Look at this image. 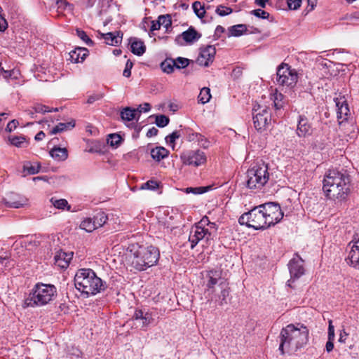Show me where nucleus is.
<instances>
[{
  "label": "nucleus",
  "mask_w": 359,
  "mask_h": 359,
  "mask_svg": "<svg viewBox=\"0 0 359 359\" xmlns=\"http://www.w3.org/2000/svg\"><path fill=\"white\" fill-rule=\"evenodd\" d=\"M309 330L303 325L300 327L290 324L283 327L279 336V351L282 355H292L308 342Z\"/></svg>",
  "instance_id": "obj_1"
},
{
  "label": "nucleus",
  "mask_w": 359,
  "mask_h": 359,
  "mask_svg": "<svg viewBox=\"0 0 359 359\" xmlns=\"http://www.w3.org/2000/svg\"><path fill=\"white\" fill-rule=\"evenodd\" d=\"M74 285L86 297L95 295L107 288L106 282L98 277L91 269H79L74 276Z\"/></svg>",
  "instance_id": "obj_2"
},
{
  "label": "nucleus",
  "mask_w": 359,
  "mask_h": 359,
  "mask_svg": "<svg viewBox=\"0 0 359 359\" xmlns=\"http://www.w3.org/2000/svg\"><path fill=\"white\" fill-rule=\"evenodd\" d=\"M160 257V252L153 245H139L134 251L130 259L131 266L142 271L156 265Z\"/></svg>",
  "instance_id": "obj_3"
},
{
  "label": "nucleus",
  "mask_w": 359,
  "mask_h": 359,
  "mask_svg": "<svg viewBox=\"0 0 359 359\" xmlns=\"http://www.w3.org/2000/svg\"><path fill=\"white\" fill-rule=\"evenodd\" d=\"M56 296L57 289L54 285L38 283L25 299L24 307L44 306L53 301Z\"/></svg>",
  "instance_id": "obj_4"
},
{
  "label": "nucleus",
  "mask_w": 359,
  "mask_h": 359,
  "mask_svg": "<svg viewBox=\"0 0 359 359\" xmlns=\"http://www.w3.org/2000/svg\"><path fill=\"white\" fill-rule=\"evenodd\" d=\"M268 165L257 163L246 172V187L250 189H262L269 180Z\"/></svg>",
  "instance_id": "obj_5"
},
{
  "label": "nucleus",
  "mask_w": 359,
  "mask_h": 359,
  "mask_svg": "<svg viewBox=\"0 0 359 359\" xmlns=\"http://www.w3.org/2000/svg\"><path fill=\"white\" fill-rule=\"evenodd\" d=\"M263 211L264 210L260 208V205L257 206L243 214L240 217L238 222L241 225H246L256 230L266 229L269 228V226Z\"/></svg>",
  "instance_id": "obj_6"
},
{
  "label": "nucleus",
  "mask_w": 359,
  "mask_h": 359,
  "mask_svg": "<svg viewBox=\"0 0 359 359\" xmlns=\"http://www.w3.org/2000/svg\"><path fill=\"white\" fill-rule=\"evenodd\" d=\"M297 72L286 63H281L276 71V82L278 85L292 88L297 82Z\"/></svg>",
  "instance_id": "obj_7"
},
{
  "label": "nucleus",
  "mask_w": 359,
  "mask_h": 359,
  "mask_svg": "<svg viewBox=\"0 0 359 359\" xmlns=\"http://www.w3.org/2000/svg\"><path fill=\"white\" fill-rule=\"evenodd\" d=\"M350 109L346 100H338V126L344 136L348 135L354 130L352 122L348 121Z\"/></svg>",
  "instance_id": "obj_8"
},
{
  "label": "nucleus",
  "mask_w": 359,
  "mask_h": 359,
  "mask_svg": "<svg viewBox=\"0 0 359 359\" xmlns=\"http://www.w3.org/2000/svg\"><path fill=\"white\" fill-rule=\"evenodd\" d=\"M264 210V214L267 219L269 227L279 222L283 217V213L278 203L270 202L260 205Z\"/></svg>",
  "instance_id": "obj_9"
},
{
  "label": "nucleus",
  "mask_w": 359,
  "mask_h": 359,
  "mask_svg": "<svg viewBox=\"0 0 359 359\" xmlns=\"http://www.w3.org/2000/svg\"><path fill=\"white\" fill-rule=\"evenodd\" d=\"M180 159L184 165L198 167L206 162L207 158L203 151L197 149L183 152Z\"/></svg>",
  "instance_id": "obj_10"
},
{
  "label": "nucleus",
  "mask_w": 359,
  "mask_h": 359,
  "mask_svg": "<svg viewBox=\"0 0 359 359\" xmlns=\"http://www.w3.org/2000/svg\"><path fill=\"white\" fill-rule=\"evenodd\" d=\"M253 123L257 130H264L271 122V113L267 107L253 108Z\"/></svg>",
  "instance_id": "obj_11"
},
{
  "label": "nucleus",
  "mask_w": 359,
  "mask_h": 359,
  "mask_svg": "<svg viewBox=\"0 0 359 359\" xmlns=\"http://www.w3.org/2000/svg\"><path fill=\"white\" fill-rule=\"evenodd\" d=\"M288 269L291 279L289 280L287 283L288 285H290V282L292 279L294 280L295 279L299 278L302 275L304 274L305 271L304 268V260L298 254H295V257L289 262Z\"/></svg>",
  "instance_id": "obj_12"
},
{
  "label": "nucleus",
  "mask_w": 359,
  "mask_h": 359,
  "mask_svg": "<svg viewBox=\"0 0 359 359\" xmlns=\"http://www.w3.org/2000/svg\"><path fill=\"white\" fill-rule=\"evenodd\" d=\"M351 178L346 172L338 171V199L343 201L346 198L351 191Z\"/></svg>",
  "instance_id": "obj_13"
},
{
  "label": "nucleus",
  "mask_w": 359,
  "mask_h": 359,
  "mask_svg": "<svg viewBox=\"0 0 359 359\" xmlns=\"http://www.w3.org/2000/svg\"><path fill=\"white\" fill-rule=\"evenodd\" d=\"M196 62L204 67H208L214 60L216 54V49L214 46L208 45L205 47L201 48Z\"/></svg>",
  "instance_id": "obj_14"
},
{
  "label": "nucleus",
  "mask_w": 359,
  "mask_h": 359,
  "mask_svg": "<svg viewBox=\"0 0 359 359\" xmlns=\"http://www.w3.org/2000/svg\"><path fill=\"white\" fill-rule=\"evenodd\" d=\"M218 291L215 292L213 296L208 298V301L217 302L219 305L223 306L228 303L229 296V287L226 280H221L218 284Z\"/></svg>",
  "instance_id": "obj_15"
},
{
  "label": "nucleus",
  "mask_w": 359,
  "mask_h": 359,
  "mask_svg": "<svg viewBox=\"0 0 359 359\" xmlns=\"http://www.w3.org/2000/svg\"><path fill=\"white\" fill-rule=\"evenodd\" d=\"M348 248H349L348 255L345 258L346 264L359 269V238L352 245L351 242L349 243Z\"/></svg>",
  "instance_id": "obj_16"
},
{
  "label": "nucleus",
  "mask_w": 359,
  "mask_h": 359,
  "mask_svg": "<svg viewBox=\"0 0 359 359\" xmlns=\"http://www.w3.org/2000/svg\"><path fill=\"white\" fill-rule=\"evenodd\" d=\"M201 37V34L198 32L193 27H190L187 30L183 32L181 34L177 35L175 39L176 43L182 45V41H184L187 43L191 44L198 41Z\"/></svg>",
  "instance_id": "obj_17"
},
{
  "label": "nucleus",
  "mask_w": 359,
  "mask_h": 359,
  "mask_svg": "<svg viewBox=\"0 0 359 359\" xmlns=\"http://www.w3.org/2000/svg\"><path fill=\"white\" fill-rule=\"evenodd\" d=\"M210 236V232L208 229L198 226L195 224L191 229L189 236V241L191 243V248L193 249L198 243L200 241L206 236Z\"/></svg>",
  "instance_id": "obj_18"
},
{
  "label": "nucleus",
  "mask_w": 359,
  "mask_h": 359,
  "mask_svg": "<svg viewBox=\"0 0 359 359\" xmlns=\"http://www.w3.org/2000/svg\"><path fill=\"white\" fill-rule=\"evenodd\" d=\"M209 280L207 283V292L208 295L213 294L218 291V284L221 280H224L220 277V274L217 271H210L208 273Z\"/></svg>",
  "instance_id": "obj_19"
},
{
  "label": "nucleus",
  "mask_w": 359,
  "mask_h": 359,
  "mask_svg": "<svg viewBox=\"0 0 359 359\" xmlns=\"http://www.w3.org/2000/svg\"><path fill=\"white\" fill-rule=\"evenodd\" d=\"M73 252H65L60 250L56 252L54 260L55 264L62 269H66L69 266V262L72 259Z\"/></svg>",
  "instance_id": "obj_20"
},
{
  "label": "nucleus",
  "mask_w": 359,
  "mask_h": 359,
  "mask_svg": "<svg viewBox=\"0 0 359 359\" xmlns=\"http://www.w3.org/2000/svg\"><path fill=\"white\" fill-rule=\"evenodd\" d=\"M311 134V126L306 117L299 116L297 128V135L299 137H306Z\"/></svg>",
  "instance_id": "obj_21"
},
{
  "label": "nucleus",
  "mask_w": 359,
  "mask_h": 359,
  "mask_svg": "<svg viewBox=\"0 0 359 359\" xmlns=\"http://www.w3.org/2000/svg\"><path fill=\"white\" fill-rule=\"evenodd\" d=\"M27 199L24 197L12 194L5 199L6 205L8 208H19L26 204Z\"/></svg>",
  "instance_id": "obj_22"
},
{
  "label": "nucleus",
  "mask_w": 359,
  "mask_h": 359,
  "mask_svg": "<svg viewBox=\"0 0 359 359\" xmlns=\"http://www.w3.org/2000/svg\"><path fill=\"white\" fill-rule=\"evenodd\" d=\"M88 50L86 48H76L72 50L69 55V60L74 63L82 62L88 55Z\"/></svg>",
  "instance_id": "obj_23"
},
{
  "label": "nucleus",
  "mask_w": 359,
  "mask_h": 359,
  "mask_svg": "<svg viewBox=\"0 0 359 359\" xmlns=\"http://www.w3.org/2000/svg\"><path fill=\"white\" fill-rule=\"evenodd\" d=\"M337 188V186L334 184V177L330 176V175L326 176V178L323 180V190L326 196L330 199H334L335 194H332V189Z\"/></svg>",
  "instance_id": "obj_24"
},
{
  "label": "nucleus",
  "mask_w": 359,
  "mask_h": 359,
  "mask_svg": "<svg viewBox=\"0 0 359 359\" xmlns=\"http://www.w3.org/2000/svg\"><path fill=\"white\" fill-rule=\"evenodd\" d=\"M133 318L141 320L142 327L147 326L153 321L151 313L142 309H136Z\"/></svg>",
  "instance_id": "obj_25"
},
{
  "label": "nucleus",
  "mask_w": 359,
  "mask_h": 359,
  "mask_svg": "<svg viewBox=\"0 0 359 359\" xmlns=\"http://www.w3.org/2000/svg\"><path fill=\"white\" fill-rule=\"evenodd\" d=\"M100 34L108 45L118 46V44L121 42L123 34H121L120 32Z\"/></svg>",
  "instance_id": "obj_26"
},
{
  "label": "nucleus",
  "mask_w": 359,
  "mask_h": 359,
  "mask_svg": "<svg viewBox=\"0 0 359 359\" xmlns=\"http://www.w3.org/2000/svg\"><path fill=\"white\" fill-rule=\"evenodd\" d=\"M130 48L131 52L137 55H142L146 51V46L143 41L137 39V38H131L130 39Z\"/></svg>",
  "instance_id": "obj_27"
},
{
  "label": "nucleus",
  "mask_w": 359,
  "mask_h": 359,
  "mask_svg": "<svg viewBox=\"0 0 359 359\" xmlns=\"http://www.w3.org/2000/svg\"><path fill=\"white\" fill-rule=\"evenodd\" d=\"M50 156L57 161H63L68 158V151L66 148H61L60 147H54L50 151Z\"/></svg>",
  "instance_id": "obj_28"
},
{
  "label": "nucleus",
  "mask_w": 359,
  "mask_h": 359,
  "mask_svg": "<svg viewBox=\"0 0 359 359\" xmlns=\"http://www.w3.org/2000/svg\"><path fill=\"white\" fill-rule=\"evenodd\" d=\"M168 154L169 151L163 147H156L151 150V158L156 161L166 158Z\"/></svg>",
  "instance_id": "obj_29"
},
{
  "label": "nucleus",
  "mask_w": 359,
  "mask_h": 359,
  "mask_svg": "<svg viewBox=\"0 0 359 359\" xmlns=\"http://www.w3.org/2000/svg\"><path fill=\"white\" fill-rule=\"evenodd\" d=\"M121 118L123 121H130L137 118V111L130 107H126L121 111Z\"/></svg>",
  "instance_id": "obj_30"
},
{
  "label": "nucleus",
  "mask_w": 359,
  "mask_h": 359,
  "mask_svg": "<svg viewBox=\"0 0 359 359\" xmlns=\"http://www.w3.org/2000/svg\"><path fill=\"white\" fill-rule=\"evenodd\" d=\"M338 341L340 342L341 346L344 345V347H341L344 351H346V346L351 348L353 346V339L350 337L349 333L346 332L344 330L340 332Z\"/></svg>",
  "instance_id": "obj_31"
},
{
  "label": "nucleus",
  "mask_w": 359,
  "mask_h": 359,
  "mask_svg": "<svg viewBox=\"0 0 359 359\" xmlns=\"http://www.w3.org/2000/svg\"><path fill=\"white\" fill-rule=\"evenodd\" d=\"M334 327L332 325V321L331 320H329V327H328V341L326 343V351L329 353L332 351L334 348Z\"/></svg>",
  "instance_id": "obj_32"
},
{
  "label": "nucleus",
  "mask_w": 359,
  "mask_h": 359,
  "mask_svg": "<svg viewBox=\"0 0 359 359\" xmlns=\"http://www.w3.org/2000/svg\"><path fill=\"white\" fill-rule=\"evenodd\" d=\"M247 32V27L244 24L231 26L229 28V36H240Z\"/></svg>",
  "instance_id": "obj_33"
},
{
  "label": "nucleus",
  "mask_w": 359,
  "mask_h": 359,
  "mask_svg": "<svg viewBox=\"0 0 359 359\" xmlns=\"http://www.w3.org/2000/svg\"><path fill=\"white\" fill-rule=\"evenodd\" d=\"M75 126L74 121H71L67 123H60L55 127H54L50 131L51 135L57 134L58 133L63 132L68 129H72Z\"/></svg>",
  "instance_id": "obj_34"
},
{
  "label": "nucleus",
  "mask_w": 359,
  "mask_h": 359,
  "mask_svg": "<svg viewBox=\"0 0 359 359\" xmlns=\"http://www.w3.org/2000/svg\"><path fill=\"white\" fill-rule=\"evenodd\" d=\"M92 219L97 229L102 226L107 222L108 217L105 212L100 211Z\"/></svg>",
  "instance_id": "obj_35"
},
{
  "label": "nucleus",
  "mask_w": 359,
  "mask_h": 359,
  "mask_svg": "<svg viewBox=\"0 0 359 359\" xmlns=\"http://www.w3.org/2000/svg\"><path fill=\"white\" fill-rule=\"evenodd\" d=\"M41 165L39 163L33 165L30 162H25L23 165V172L25 175H35L39 172Z\"/></svg>",
  "instance_id": "obj_36"
},
{
  "label": "nucleus",
  "mask_w": 359,
  "mask_h": 359,
  "mask_svg": "<svg viewBox=\"0 0 359 359\" xmlns=\"http://www.w3.org/2000/svg\"><path fill=\"white\" fill-rule=\"evenodd\" d=\"M175 61L171 58H166L163 62L161 64V68L163 72L167 74H170L174 71V68L175 67Z\"/></svg>",
  "instance_id": "obj_37"
},
{
  "label": "nucleus",
  "mask_w": 359,
  "mask_h": 359,
  "mask_svg": "<svg viewBox=\"0 0 359 359\" xmlns=\"http://www.w3.org/2000/svg\"><path fill=\"white\" fill-rule=\"evenodd\" d=\"M210 98L211 94L210 88L207 87L203 88L198 96V102L201 104H205L210 101Z\"/></svg>",
  "instance_id": "obj_38"
},
{
  "label": "nucleus",
  "mask_w": 359,
  "mask_h": 359,
  "mask_svg": "<svg viewBox=\"0 0 359 359\" xmlns=\"http://www.w3.org/2000/svg\"><path fill=\"white\" fill-rule=\"evenodd\" d=\"M192 8L194 12L199 18H203L205 16V11L204 8V4H203L201 1H196L193 3Z\"/></svg>",
  "instance_id": "obj_39"
},
{
  "label": "nucleus",
  "mask_w": 359,
  "mask_h": 359,
  "mask_svg": "<svg viewBox=\"0 0 359 359\" xmlns=\"http://www.w3.org/2000/svg\"><path fill=\"white\" fill-rule=\"evenodd\" d=\"M80 228L87 232H92L96 229L93 220L90 217L83 219L80 224Z\"/></svg>",
  "instance_id": "obj_40"
},
{
  "label": "nucleus",
  "mask_w": 359,
  "mask_h": 359,
  "mask_svg": "<svg viewBox=\"0 0 359 359\" xmlns=\"http://www.w3.org/2000/svg\"><path fill=\"white\" fill-rule=\"evenodd\" d=\"M8 139L11 144L17 147H25L27 146L25 137L23 136H11Z\"/></svg>",
  "instance_id": "obj_41"
},
{
  "label": "nucleus",
  "mask_w": 359,
  "mask_h": 359,
  "mask_svg": "<svg viewBox=\"0 0 359 359\" xmlns=\"http://www.w3.org/2000/svg\"><path fill=\"white\" fill-rule=\"evenodd\" d=\"M211 187H187L185 189L187 194H201L210 190Z\"/></svg>",
  "instance_id": "obj_42"
},
{
  "label": "nucleus",
  "mask_w": 359,
  "mask_h": 359,
  "mask_svg": "<svg viewBox=\"0 0 359 359\" xmlns=\"http://www.w3.org/2000/svg\"><path fill=\"white\" fill-rule=\"evenodd\" d=\"M170 122L168 116L163 114H158L155 116V123L159 128L166 126Z\"/></svg>",
  "instance_id": "obj_43"
},
{
  "label": "nucleus",
  "mask_w": 359,
  "mask_h": 359,
  "mask_svg": "<svg viewBox=\"0 0 359 359\" xmlns=\"http://www.w3.org/2000/svg\"><path fill=\"white\" fill-rule=\"evenodd\" d=\"M158 21L161 26H163L168 29L172 25L171 16L168 14L161 15L158 18Z\"/></svg>",
  "instance_id": "obj_44"
},
{
  "label": "nucleus",
  "mask_w": 359,
  "mask_h": 359,
  "mask_svg": "<svg viewBox=\"0 0 359 359\" xmlns=\"http://www.w3.org/2000/svg\"><path fill=\"white\" fill-rule=\"evenodd\" d=\"M76 33L77 36L79 37L83 41H84L86 45L89 46H93L94 42L89 38V36L83 30L77 28L76 29Z\"/></svg>",
  "instance_id": "obj_45"
},
{
  "label": "nucleus",
  "mask_w": 359,
  "mask_h": 359,
  "mask_svg": "<svg viewBox=\"0 0 359 359\" xmlns=\"http://www.w3.org/2000/svg\"><path fill=\"white\" fill-rule=\"evenodd\" d=\"M122 140L121 137L116 133L110 134L107 138V143L111 147H118Z\"/></svg>",
  "instance_id": "obj_46"
},
{
  "label": "nucleus",
  "mask_w": 359,
  "mask_h": 359,
  "mask_svg": "<svg viewBox=\"0 0 359 359\" xmlns=\"http://www.w3.org/2000/svg\"><path fill=\"white\" fill-rule=\"evenodd\" d=\"M51 203L54 205L55 208L57 209H62L63 210L66 206H68V202L65 199H56L54 198H52L50 199Z\"/></svg>",
  "instance_id": "obj_47"
},
{
  "label": "nucleus",
  "mask_w": 359,
  "mask_h": 359,
  "mask_svg": "<svg viewBox=\"0 0 359 359\" xmlns=\"http://www.w3.org/2000/svg\"><path fill=\"white\" fill-rule=\"evenodd\" d=\"M158 187V183L156 180H148L147 182L143 183L140 189H149L154 191Z\"/></svg>",
  "instance_id": "obj_48"
},
{
  "label": "nucleus",
  "mask_w": 359,
  "mask_h": 359,
  "mask_svg": "<svg viewBox=\"0 0 359 359\" xmlns=\"http://www.w3.org/2000/svg\"><path fill=\"white\" fill-rule=\"evenodd\" d=\"M215 12L219 16L223 17L233 12V10L229 7L219 5V6L217 7Z\"/></svg>",
  "instance_id": "obj_49"
},
{
  "label": "nucleus",
  "mask_w": 359,
  "mask_h": 359,
  "mask_svg": "<svg viewBox=\"0 0 359 359\" xmlns=\"http://www.w3.org/2000/svg\"><path fill=\"white\" fill-rule=\"evenodd\" d=\"M175 61L176 64L175 67L177 69L185 68L189 64V59L182 57H178Z\"/></svg>",
  "instance_id": "obj_50"
},
{
  "label": "nucleus",
  "mask_w": 359,
  "mask_h": 359,
  "mask_svg": "<svg viewBox=\"0 0 359 359\" xmlns=\"http://www.w3.org/2000/svg\"><path fill=\"white\" fill-rule=\"evenodd\" d=\"M58 8L62 10H73L74 6L72 4L63 0H55Z\"/></svg>",
  "instance_id": "obj_51"
},
{
  "label": "nucleus",
  "mask_w": 359,
  "mask_h": 359,
  "mask_svg": "<svg viewBox=\"0 0 359 359\" xmlns=\"http://www.w3.org/2000/svg\"><path fill=\"white\" fill-rule=\"evenodd\" d=\"M150 109L151 105L147 102L144 103V104H140L138 107L135 109L137 111V121H138L141 113L148 112L150 111Z\"/></svg>",
  "instance_id": "obj_52"
},
{
  "label": "nucleus",
  "mask_w": 359,
  "mask_h": 359,
  "mask_svg": "<svg viewBox=\"0 0 359 359\" xmlns=\"http://www.w3.org/2000/svg\"><path fill=\"white\" fill-rule=\"evenodd\" d=\"M251 13L255 16L262 19H268L270 15L268 12L259 8L252 11Z\"/></svg>",
  "instance_id": "obj_53"
},
{
  "label": "nucleus",
  "mask_w": 359,
  "mask_h": 359,
  "mask_svg": "<svg viewBox=\"0 0 359 359\" xmlns=\"http://www.w3.org/2000/svg\"><path fill=\"white\" fill-rule=\"evenodd\" d=\"M180 137V131L175 130L165 137L168 144H175V140Z\"/></svg>",
  "instance_id": "obj_54"
},
{
  "label": "nucleus",
  "mask_w": 359,
  "mask_h": 359,
  "mask_svg": "<svg viewBox=\"0 0 359 359\" xmlns=\"http://www.w3.org/2000/svg\"><path fill=\"white\" fill-rule=\"evenodd\" d=\"M133 67V63L130 60H128L126 64L125 69L123 72V75L125 77H130L131 75V69Z\"/></svg>",
  "instance_id": "obj_55"
},
{
  "label": "nucleus",
  "mask_w": 359,
  "mask_h": 359,
  "mask_svg": "<svg viewBox=\"0 0 359 359\" xmlns=\"http://www.w3.org/2000/svg\"><path fill=\"white\" fill-rule=\"evenodd\" d=\"M35 113L44 114L46 112H52V110H48V107L41 104H37L34 107Z\"/></svg>",
  "instance_id": "obj_56"
},
{
  "label": "nucleus",
  "mask_w": 359,
  "mask_h": 359,
  "mask_svg": "<svg viewBox=\"0 0 359 359\" xmlns=\"http://www.w3.org/2000/svg\"><path fill=\"white\" fill-rule=\"evenodd\" d=\"M302 0H287V6L290 10H297L301 6Z\"/></svg>",
  "instance_id": "obj_57"
},
{
  "label": "nucleus",
  "mask_w": 359,
  "mask_h": 359,
  "mask_svg": "<svg viewBox=\"0 0 359 359\" xmlns=\"http://www.w3.org/2000/svg\"><path fill=\"white\" fill-rule=\"evenodd\" d=\"M104 96L103 93L93 94L88 96L87 100L88 104H93L95 101L101 100Z\"/></svg>",
  "instance_id": "obj_58"
},
{
  "label": "nucleus",
  "mask_w": 359,
  "mask_h": 359,
  "mask_svg": "<svg viewBox=\"0 0 359 359\" xmlns=\"http://www.w3.org/2000/svg\"><path fill=\"white\" fill-rule=\"evenodd\" d=\"M348 65L346 63L338 62V75L341 72V76L346 75L347 72L349 71L348 68Z\"/></svg>",
  "instance_id": "obj_59"
},
{
  "label": "nucleus",
  "mask_w": 359,
  "mask_h": 359,
  "mask_svg": "<svg viewBox=\"0 0 359 359\" xmlns=\"http://www.w3.org/2000/svg\"><path fill=\"white\" fill-rule=\"evenodd\" d=\"M11 260L10 259L8 256H0V266H3L2 269L9 266L11 265Z\"/></svg>",
  "instance_id": "obj_60"
},
{
  "label": "nucleus",
  "mask_w": 359,
  "mask_h": 359,
  "mask_svg": "<svg viewBox=\"0 0 359 359\" xmlns=\"http://www.w3.org/2000/svg\"><path fill=\"white\" fill-rule=\"evenodd\" d=\"M283 97V95L281 93L276 94L274 98V106L275 107L278 109L282 107V104L280 102Z\"/></svg>",
  "instance_id": "obj_61"
},
{
  "label": "nucleus",
  "mask_w": 359,
  "mask_h": 359,
  "mask_svg": "<svg viewBox=\"0 0 359 359\" xmlns=\"http://www.w3.org/2000/svg\"><path fill=\"white\" fill-rule=\"evenodd\" d=\"M18 125V121L15 119H13L7 124L6 130L8 132H12L17 128Z\"/></svg>",
  "instance_id": "obj_62"
},
{
  "label": "nucleus",
  "mask_w": 359,
  "mask_h": 359,
  "mask_svg": "<svg viewBox=\"0 0 359 359\" xmlns=\"http://www.w3.org/2000/svg\"><path fill=\"white\" fill-rule=\"evenodd\" d=\"M201 137L202 138H198V140H197L199 145L204 149L208 148L209 144H210L209 141L202 135H201Z\"/></svg>",
  "instance_id": "obj_63"
},
{
  "label": "nucleus",
  "mask_w": 359,
  "mask_h": 359,
  "mask_svg": "<svg viewBox=\"0 0 359 359\" xmlns=\"http://www.w3.org/2000/svg\"><path fill=\"white\" fill-rule=\"evenodd\" d=\"M210 221L209 220V218L207 216H204L201 221L197 223L196 225L198 226L205 228V226L210 225Z\"/></svg>",
  "instance_id": "obj_64"
}]
</instances>
